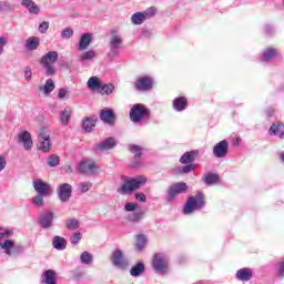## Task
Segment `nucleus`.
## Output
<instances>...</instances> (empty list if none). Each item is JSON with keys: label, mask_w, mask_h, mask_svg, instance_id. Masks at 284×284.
Returning <instances> with one entry per match:
<instances>
[{"label": "nucleus", "mask_w": 284, "mask_h": 284, "mask_svg": "<svg viewBox=\"0 0 284 284\" xmlns=\"http://www.w3.org/2000/svg\"><path fill=\"white\" fill-rule=\"evenodd\" d=\"M0 12H1V7H0Z\"/></svg>", "instance_id": "obj_63"}, {"label": "nucleus", "mask_w": 284, "mask_h": 284, "mask_svg": "<svg viewBox=\"0 0 284 284\" xmlns=\"http://www.w3.org/2000/svg\"><path fill=\"white\" fill-rule=\"evenodd\" d=\"M152 267L158 274H168L170 258L163 253H158L153 256Z\"/></svg>", "instance_id": "obj_7"}, {"label": "nucleus", "mask_w": 284, "mask_h": 284, "mask_svg": "<svg viewBox=\"0 0 284 284\" xmlns=\"http://www.w3.org/2000/svg\"><path fill=\"white\" fill-rule=\"evenodd\" d=\"M136 207H139V204L134 203V202H128L124 205V210L125 212H134V210H136Z\"/></svg>", "instance_id": "obj_53"}, {"label": "nucleus", "mask_w": 284, "mask_h": 284, "mask_svg": "<svg viewBox=\"0 0 284 284\" xmlns=\"http://www.w3.org/2000/svg\"><path fill=\"white\" fill-rule=\"evenodd\" d=\"M77 170L80 174H85L87 176H93V174H98L99 165L94 160H82L78 165Z\"/></svg>", "instance_id": "obj_8"}, {"label": "nucleus", "mask_w": 284, "mask_h": 284, "mask_svg": "<svg viewBox=\"0 0 284 284\" xmlns=\"http://www.w3.org/2000/svg\"><path fill=\"white\" fill-rule=\"evenodd\" d=\"M280 276H284V261L278 263V270H277Z\"/></svg>", "instance_id": "obj_59"}, {"label": "nucleus", "mask_w": 284, "mask_h": 284, "mask_svg": "<svg viewBox=\"0 0 284 284\" xmlns=\"http://www.w3.org/2000/svg\"><path fill=\"white\" fill-rule=\"evenodd\" d=\"M14 234V231L8 229H0V247L4 250V254L12 256V248L14 247V241L9 240Z\"/></svg>", "instance_id": "obj_5"}, {"label": "nucleus", "mask_w": 284, "mask_h": 284, "mask_svg": "<svg viewBox=\"0 0 284 284\" xmlns=\"http://www.w3.org/2000/svg\"><path fill=\"white\" fill-rule=\"evenodd\" d=\"M130 120L132 123H141L142 121H148L150 119V109L144 104H134L130 110Z\"/></svg>", "instance_id": "obj_3"}, {"label": "nucleus", "mask_w": 284, "mask_h": 284, "mask_svg": "<svg viewBox=\"0 0 284 284\" xmlns=\"http://www.w3.org/2000/svg\"><path fill=\"white\" fill-rule=\"evenodd\" d=\"M240 141H241V139H237V140H236V143H240Z\"/></svg>", "instance_id": "obj_62"}, {"label": "nucleus", "mask_w": 284, "mask_h": 284, "mask_svg": "<svg viewBox=\"0 0 284 284\" xmlns=\"http://www.w3.org/2000/svg\"><path fill=\"white\" fill-rule=\"evenodd\" d=\"M142 14L144 16V19H146V20L152 19V17H154L156 14V8L150 7L144 12H142Z\"/></svg>", "instance_id": "obj_48"}, {"label": "nucleus", "mask_w": 284, "mask_h": 284, "mask_svg": "<svg viewBox=\"0 0 284 284\" xmlns=\"http://www.w3.org/2000/svg\"><path fill=\"white\" fill-rule=\"evenodd\" d=\"M60 163H61V158H59V155L57 154H51L48 158L47 164L49 165V168H57V165H59Z\"/></svg>", "instance_id": "obj_44"}, {"label": "nucleus", "mask_w": 284, "mask_h": 284, "mask_svg": "<svg viewBox=\"0 0 284 284\" xmlns=\"http://www.w3.org/2000/svg\"><path fill=\"white\" fill-rule=\"evenodd\" d=\"M135 200L140 201V203H145V201H148L143 193H135Z\"/></svg>", "instance_id": "obj_58"}, {"label": "nucleus", "mask_w": 284, "mask_h": 284, "mask_svg": "<svg viewBox=\"0 0 284 284\" xmlns=\"http://www.w3.org/2000/svg\"><path fill=\"white\" fill-rule=\"evenodd\" d=\"M229 150H230V142H227V140H222L214 145L213 155L216 159H225V156H227Z\"/></svg>", "instance_id": "obj_13"}, {"label": "nucleus", "mask_w": 284, "mask_h": 284, "mask_svg": "<svg viewBox=\"0 0 284 284\" xmlns=\"http://www.w3.org/2000/svg\"><path fill=\"white\" fill-rule=\"evenodd\" d=\"M97 126V118H84L82 121V128L87 132H92Z\"/></svg>", "instance_id": "obj_28"}, {"label": "nucleus", "mask_w": 284, "mask_h": 284, "mask_svg": "<svg viewBox=\"0 0 284 284\" xmlns=\"http://www.w3.org/2000/svg\"><path fill=\"white\" fill-rule=\"evenodd\" d=\"M72 116V109L70 106H67L61 113H60V122L62 125H68L70 123V118Z\"/></svg>", "instance_id": "obj_36"}, {"label": "nucleus", "mask_w": 284, "mask_h": 284, "mask_svg": "<svg viewBox=\"0 0 284 284\" xmlns=\"http://www.w3.org/2000/svg\"><path fill=\"white\" fill-rule=\"evenodd\" d=\"M52 245L54 250H59L60 252L65 250L68 242L62 236H54L52 241Z\"/></svg>", "instance_id": "obj_32"}, {"label": "nucleus", "mask_w": 284, "mask_h": 284, "mask_svg": "<svg viewBox=\"0 0 284 284\" xmlns=\"http://www.w3.org/2000/svg\"><path fill=\"white\" fill-rule=\"evenodd\" d=\"M237 281H252V270L241 268L236 272Z\"/></svg>", "instance_id": "obj_30"}, {"label": "nucleus", "mask_w": 284, "mask_h": 284, "mask_svg": "<svg viewBox=\"0 0 284 284\" xmlns=\"http://www.w3.org/2000/svg\"><path fill=\"white\" fill-rule=\"evenodd\" d=\"M90 43H92V34L83 33L80 38L78 48L79 50H88V48H90Z\"/></svg>", "instance_id": "obj_25"}, {"label": "nucleus", "mask_w": 284, "mask_h": 284, "mask_svg": "<svg viewBox=\"0 0 284 284\" xmlns=\"http://www.w3.org/2000/svg\"><path fill=\"white\" fill-rule=\"evenodd\" d=\"M57 194L62 203H68L72 196V185L69 183L60 184L57 189Z\"/></svg>", "instance_id": "obj_14"}, {"label": "nucleus", "mask_w": 284, "mask_h": 284, "mask_svg": "<svg viewBox=\"0 0 284 284\" xmlns=\"http://www.w3.org/2000/svg\"><path fill=\"white\" fill-rule=\"evenodd\" d=\"M24 80L26 81H32V68L26 67L23 69Z\"/></svg>", "instance_id": "obj_52"}, {"label": "nucleus", "mask_w": 284, "mask_h": 284, "mask_svg": "<svg viewBox=\"0 0 284 284\" xmlns=\"http://www.w3.org/2000/svg\"><path fill=\"white\" fill-rule=\"evenodd\" d=\"M268 134H274L275 136H280V139H284V124H273L268 130Z\"/></svg>", "instance_id": "obj_29"}, {"label": "nucleus", "mask_w": 284, "mask_h": 284, "mask_svg": "<svg viewBox=\"0 0 284 284\" xmlns=\"http://www.w3.org/2000/svg\"><path fill=\"white\" fill-rule=\"evenodd\" d=\"M185 192H187V184L185 182L175 183L169 187L166 201L172 202L176 199L178 194Z\"/></svg>", "instance_id": "obj_10"}, {"label": "nucleus", "mask_w": 284, "mask_h": 284, "mask_svg": "<svg viewBox=\"0 0 284 284\" xmlns=\"http://www.w3.org/2000/svg\"><path fill=\"white\" fill-rule=\"evenodd\" d=\"M65 227L67 230H79L80 224H79V220L77 217H70L68 220H65Z\"/></svg>", "instance_id": "obj_40"}, {"label": "nucleus", "mask_w": 284, "mask_h": 284, "mask_svg": "<svg viewBox=\"0 0 284 284\" xmlns=\"http://www.w3.org/2000/svg\"><path fill=\"white\" fill-rule=\"evenodd\" d=\"M40 40L38 37L29 38L26 40L24 48L26 50L33 51L39 48Z\"/></svg>", "instance_id": "obj_33"}, {"label": "nucleus", "mask_w": 284, "mask_h": 284, "mask_svg": "<svg viewBox=\"0 0 284 284\" xmlns=\"http://www.w3.org/2000/svg\"><path fill=\"white\" fill-rule=\"evenodd\" d=\"M87 85H88L89 90H91V92L99 93L101 91L103 83L101 82V79H99V77H91L88 80Z\"/></svg>", "instance_id": "obj_22"}, {"label": "nucleus", "mask_w": 284, "mask_h": 284, "mask_svg": "<svg viewBox=\"0 0 284 284\" xmlns=\"http://www.w3.org/2000/svg\"><path fill=\"white\" fill-rule=\"evenodd\" d=\"M81 239H83V235L81 234V232H75L71 235L70 243L72 245H79V243L81 242Z\"/></svg>", "instance_id": "obj_47"}, {"label": "nucleus", "mask_w": 284, "mask_h": 284, "mask_svg": "<svg viewBox=\"0 0 284 284\" xmlns=\"http://www.w3.org/2000/svg\"><path fill=\"white\" fill-rule=\"evenodd\" d=\"M205 207V195L202 192H197L194 196H190L183 209V214L190 215L196 210H203Z\"/></svg>", "instance_id": "obj_2"}, {"label": "nucleus", "mask_w": 284, "mask_h": 284, "mask_svg": "<svg viewBox=\"0 0 284 284\" xmlns=\"http://www.w3.org/2000/svg\"><path fill=\"white\" fill-rule=\"evenodd\" d=\"M33 190H36L37 194L42 196H50L52 194V187L50 184L43 182L42 180L33 181Z\"/></svg>", "instance_id": "obj_15"}, {"label": "nucleus", "mask_w": 284, "mask_h": 284, "mask_svg": "<svg viewBox=\"0 0 284 284\" xmlns=\"http://www.w3.org/2000/svg\"><path fill=\"white\" fill-rule=\"evenodd\" d=\"M129 150L132 154H134L132 166L139 168V165H141V154L143 149L136 144H132Z\"/></svg>", "instance_id": "obj_19"}, {"label": "nucleus", "mask_w": 284, "mask_h": 284, "mask_svg": "<svg viewBox=\"0 0 284 284\" xmlns=\"http://www.w3.org/2000/svg\"><path fill=\"white\" fill-rule=\"evenodd\" d=\"M54 81L52 79H48L44 83V85L39 87V91L44 94V97H50L52 92H54Z\"/></svg>", "instance_id": "obj_23"}, {"label": "nucleus", "mask_w": 284, "mask_h": 284, "mask_svg": "<svg viewBox=\"0 0 284 284\" xmlns=\"http://www.w3.org/2000/svg\"><path fill=\"white\" fill-rule=\"evenodd\" d=\"M145 21H146V19H145V16L143 14V12H135L131 17V23H133V26H141Z\"/></svg>", "instance_id": "obj_39"}, {"label": "nucleus", "mask_w": 284, "mask_h": 284, "mask_svg": "<svg viewBox=\"0 0 284 284\" xmlns=\"http://www.w3.org/2000/svg\"><path fill=\"white\" fill-rule=\"evenodd\" d=\"M8 45V39L6 37H0V57L3 54V49Z\"/></svg>", "instance_id": "obj_56"}, {"label": "nucleus", "mask_w": 284, "mask_h": 284, "mask_svg": "<svg viewBox=\"0 0 284 284\" xmlns=\"http://www.w3.org/2000/svg\"><path fill=\"white\" fill-rule=\"evenodd\" d=\"M121 48H123V37L115 32H111L109 39V57L110 59H116L121 54Z\"/></svg>", "instance_id": "obj_6"}, {"label": "nucleus", "mask_w": 284, "mask_h": 284, "mask_svg": "<svg viewBox=\"0 0 284 284\" xmlns=\"http://www.w3.org/2000/svg\"><path fill=\"white\" fill-rule=\"evenodd\" d=\"M23 252H26V246L21 244L14 245V242H13V247L11 248V256L23 254Z\"/></svg>", "instance_id": "obj_46"}, {"label": "nucleus", "mask_w": 284, "mask_h": 284, "mask_svg": "<svg viewBox=\"0 0 284 284\" xmlns=\"http://www.w3.org/2000/svg\"><path fill=\"white\" fill-rule=\"evenodd\" d=\"M7 161H6V156L0 155V172H3V170H6V165H7Z\"/></svg>", "instance_id": "obj_57"}, {"label": "nucleus", "mask_w": 284, "mask_h": 284, "mask_svg": "<svg viewBox=\"0 0 284 284\" xmlns=\"http://www.w3.org/2000/svg\"><path fill=\"white\" fill-rule=\"evenodd\" d=\"M21 6L28 9L29 14H39L41 12L39 4L32 0H22Z\"/></svg>", "instance_id": "obj_21"}, {"label": "nucleus", "mask_w": 284, "mask_h": 284, "mask_svg": "<svg viewBox=\"0 0 284 284\" xmlns=\"http://www.w3.org/2000/svg\"><path fill=\"white\" fill-rule=\"evenodd\" d=\"M187 108V99L185 97L175 98L173 100V109L175 112H183Z\"/></svg>", "instance_id": "obj_24"}, {"label": "nucleus", "mask_w": 284, "mask_h": 284, "mask_svg": "<svg viewBox=\"0 0 284 284\" xmlns=\"http://www.w3.org/2000/svg\"><path fill=\"white\" fill-rule=\"evenodd\" d=\"M194 170V164H186L184 166H182L181 169V174H190V172H193Z\"/></svg>", "instance_id": "obj_54"}, {"label": "nucleus", "mask_w": 284, "mask_h": 284, "mask_svg": "<svg viewBox=\"0 0 284 284\" xmlns=\"http://www.w3.org/2000/svg\"><path fill=\"white\" fill-rule=\"evenodd\" d=\"M145 216V213L143 212H133L128 215V221L131 223H139V221H143V217Z\"/></svg>", "instance_id": "obj_41"}, {"label": "nucleus", "mask_w": 284, "mask_h": 284, "mask_svg": "<svg viewBox=\"0 0 284 284\" xmlns=\"http://www.w3.org/2000/svg\"><path fill=\"white\" fill-rule=\"evenodd\" d=\"M111 263L114 267H118V270H128L130 265V261H128V257L123 254L121 248H116L112 252Z\"/></svg>", "instance_id": "obj_9"}, {"label": "nucleus", "mask_w": 284, "mask_h": 284, "mask_svg": "<svg viewBox=\"0 0 284 284\" xmlns=\"http://www.w3.org/2000/svg\"><path fill=\"white\" fill-rule=\"evenodd\" d=\"M145 272V264H143L142 262H139L136 265H134L131 270H130V274L131 276H133L134 278L141 276V274H143Z\"/></svg>", "instance_id": "obj_35"}, {"label": "nucleus", "mask_w": 284, "mask_h": 284, "mask_svg": "<svg viewBox=\"0 0 284 284\" xmlns=\"http://www.w3.org/2000/svg\"><path fill=\"white\" fill-rule=\"evenodd\" d=\"M53 221H54V213L52 211H49L40 215L39 223L41 227H43L44 230H48L52 226Z\"/></svg>", "instance_id": "obj_18"}, {"label": "nucleus", "mask_w": 284, "mask_h": 284, "mask_svg": "<svg viewBox=\"0 0 284 284\" xmlns=\"http://www.w3.org/2000/svg\"><path fill=\"white\" fill-rule=\"evenodd\" d=\"M264 32H265L266 34H272V32H274V28H272V26H270V24H266V26L264 27Z\"/></svg>", "instance_id": "obj_61"}, {"label": "nucleus", "mask_w": 284, "mask_h": 284, "mask_svg": "<svg viewBox=\"0 0 284 284\" xmlns=\"http://www.w3.org/2000/svg\"><path fill=\"white\" fill-rule=\"evenodd\" d=\"M98 54L97 51L94 50H89V51H84L82 52L78 59L81 63H85L88 61H93V59H97Z\"/></svg>", "instance_id": "obj_27"}, {"label": "nucleus", "mask_w": 284, "mask_h": 284, "mask_svg": "<svg viewBox=\"0 0 284 284\" xmlns=\"http://www.w3.org/2000/svg\"><path fill=\"white\" fill-rule=\"evenodd\" d=\"M196 156H199V151L197 150L185 152L180 158V163H182V165L192 164V163H194V161H196Z\"/></svg>", "instance_id": "obj_20"}, {"label": "nucleus", "mask_w": 284, "mask_h": 284, "mask_svg": "<svg viewBox=\"0 0 284 284\" xmlns=\"http://www.w3.org/2000/svg\"><path fill=\"white\" fill-rule=\"evenodd\" d=\"M145 245H148V237L143 234L138 235L135 241V250L138 252H143V250H145Z\"/></svg>", "instance_id": "obj_34"}, {"label": "nucleus", "mask_w": 284, "mask_h": 284, "mask_svg": "<svg viewBox=\"0 0 284 284\" xmlns=\"http://www.w3.org/2000/svg\"><path fill=\"white\" fill-rule=\"evenodd\" d=\"M59 61V52L49 51L45 55L40 59L41 65L45 69L47 77H52L55 74L54 63Z\"/></svg>", "instance_id": "obj_4"}, {"label": "nucleus", "mask_w": 284, "mask_h": 284, "mask_svg": "<svg viewBox=\"0 0 284 284\" xmlns=\"http://www.w3.org/2000/svg\"><path fill=\"white\" fill-rule=\"evenodd\" d=\"M62 170L67 173V174H72L73 170H72V165L70 164H65Z\"/></svg>", "instance_id": "obj_60"}, {"label": "nucleus", "mask_w": 284, "mask_h": 284, "mask_svg": "<svg viewBox=\"0 0 284 284\" xmlns=\"http://www.w3.org/2000/svg\"><path fill=\"white\" fill-rule=\"evenodd\" d=\"M79 189L83 193L90 192V190L92 189V183H90V182H82V183H80Z\"/></svg>", "instance_id": "obj_50"}, {"label": "nucleus", "mask_w": 284, "mask_h": 284, "mask_svg": "<svg viewBox=\"0 0 284 284\" xmlns=\"http://www.w3.org/2000/svg\"><path fill=\"white\" fill-rule=\"evenodd\" d=\"M42 283L58 284L57 283V272H54V270H47L42 276Z\"/></svg>", "instance_id": "obj_26"}, {"label": "nucleus", "mask_w": 284, "mask_h": 284, "mask_svg": "<svg viewBox=\"0 0 284 284\" xmlns=\"http://www.w3.org/2000/svg\"><path fill=\"white\" fill-rule=\"evenodd\" d=\"M58 99H69L68 89H59L58 91Z\"/></svg>", "instance_id": "obj_55"}, {"label": "nucleus", "mask_w": 284, "mask_h": 284, "mask_svg": "<svg viewBox=\"0 0 284 284\" xmlns=\"http://www.w3.org/2000/svg\"><path fill=\"white\" fill-rule=\"evenodd\" d=\"M48 28H50L49 21H42L38 27V32L41 34H45L48 32Z\"/></svg>", "instance_id": "obj_49"}, {"label": "nucleus", "mask_w": 284, "mask_h": 284, "mask_svg": "<svg viewBox=\"0 0 284 284\" xmlns=\"http://www.w3.org/2000/svg\"><path fill=\"white\" fill-rule=\"evenodd\" d=\"M276 54H278L277 49H274V48L265 49L262 55V61L264 62L272 61V59H274Z\"/></svg>", "instance_id": "obj_38"}, {"label": "nucleus", "mask_w": 284, "mask_h": 284, "mask_svg": "<svg viewBox=\"0 0 284 284\" xmlns=\"http://www.w3.org/2000/svg\"><path fill=\"white\" fill-rule=\"evenodd\" d=\"M43 199H45V195H40L37 194L36 196H33L31 199V203L36 206V207H43L45 205V202L43 201Z\"/></svg>", "instance_id": "obj_43"}, {"label": "nucleus", "mask_w": 284, "mask_h": 284, "mask_svg": "<svg viewBox=\"0 0 284 284\" xmlns=\"http://www.w3.org/2000/svg\"><path fill=\"white\" fill-rule=\"evenodd\" d=\"M219 182V176L215 173H207L204 176V183L206 185H214V183Z\"/></svg>", "instance_id": "obj_45"}, {"label": "nucleus", "mask_w": 284, "mask_h": 284, "mask_svg": "<svg viewBox=\"0 0 284 284\" xmlns=\"http://www.w3.org/2000/svg\"><path fill=\"white\" fill-rule=\"evenodd\" d=\"M153 85H154V79L150 77L138 78L134 83L135 90H139L140 92H148L152 90Z\"/></svg>", "instance_id": "obj_12"}, {"label": "nucleus", "mask_w": 284, "mask_h": 284, "mask_svg": "<svg viewBox=\"0 0 284 284\" xmlns=\"http://www.w3.org/2000/svg\"><path fill=\"white\" fill-rule=\"evenodd\" d=\"M38 149L41 150V152H49L52 150V142L50 141V133L42 129L39 132V143Z\"/></svg>", "instance_id": "obj_11"}, {"label": "nucleus", "mask_w": 284, "mask_h": 284, "mask_svg": "<svg viewBox=\"0 0 284 284\" xmlns=\"http://www.w3.org/2000/svg\"><path fill=\"white\" fill-rule=\"evenodd\" d=\"M94 148L100 152H108V150L116 148V140L114 138H106L104 141L95 144Z\"/></svg>", "instance_id": "obj_16"}, {"label": "nucleus", "mask_w": 284, "mask_h": 284, "mask_svg": "<svg viewBox=\"0 0 284 284\" xmlns=\"http://www.w3.org/2000/svg\"><path fill=\"white\" fill-rule=\"evenodd\" d=\"M73 34H74V31L70 28H67V29L62 30L61 38L62 39H70Z\"/></svg>", "instance_id": "obj_51"}, {"label": "nucleus", "mask_w": 284, "mask_h": 284, "mask_svg": "<svg viewBox=\"0 0 284 284\" xmlns=\"http://www.w3.org/2000/svg\"><path fill=\"white\" fill-rule=\"evenodd\" d=\"M100 119L104 123H114V112H112V110H110V109L102 110L100 112Z\"/></svg>", "instance_id": "obj_31"}, {"label": "nucleus", "mask_w": 284, "mask_h": 284, "mask_svg": "<svg viewBox=\"0 0 284 284\" xmlns=\"http://www.w3.org/2000/svg\"><path fill=\"white\" fill-rule=\"evenodd\" d=\"M112 92H114V84L106 83V84H102V87L100 88L99 94H102V95L105 94L106 97H110Z\"/></svg>", "instance_id": "obj_42"}, {"label": "nucleus", "mask_w": 284, "mask_h": 284, "mask_svg": "<svg viewBox=\"0 0 284 284\" xmlns=\"http://www.w3.org/2000/svg\"><path fill=\"white\" fill-rule=\"evenodd\" d=\"M80 261L82 265H92V263H94V255L88 251H83L80 254Z\"/></svg>", "instance_id": "obj_37"}, {"label": "nucleus", "mask_w": 284, "mask_h": 284, "mask_svg": "<svg viewBox=\"0 0 284 284\" xmlns=\"http://www.w3.org/2000/svg\"><path fill=\"white\" fill-rule=\"evenodd\" d=\"M18 143H22L24 150H32V135H30V132L22 131L18 134Z\"/></svg>", "instance_id": "obj_17"}, {"label": "nucleus", "mask_w": 284, "mask_h": 284, "mask_svg": "<svg viewBox=\"0 0 284 284\" xmlns=\"http://www.w3.org/2000/svg\"><path fill=\"white\" fill-rule=\"evenodd\" d=\"M145 183H148V178H145V175H138L135 178L124 176L121 187L118 189V193L132 194V192L145 185Z\"/></svg>", "instance_id": "obj_1"}]
</instances>
